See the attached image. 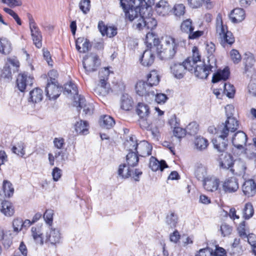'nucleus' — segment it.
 I'll list each match as a JSON object with an SVG mask.
<instances>
[{
    "label": "nucleus",
    "mask_w": 256,
    "mask_h": 256,
    "mask_svg": "<svg viewBox=\"0 0 256 256\" xmlns=\"http://www.w3.org/2000/svg\"><path fill=\"white\" fill-rule=\"evenodd\" d=\"M173 11L176 16L180 17L186 12L185 6L182 4H176L174 6Z\"/></svg>",
    "instance_id": "nucleus-52"
},
{
    "label": "nucleus",
    "mask_w": 256,
    "mask_h": 256,
    "mask_svg": "<svg viewBox=\"0 0 256 256\" xmlns=\"http://www.w3.org/2000/svg\"><path fill=\"white\" fill-rule=\"evenodd\" d=\"M215 45L213 43L210 42L207 44L206 50L208 54V60H210L212 57L215 58L213 55L214 52H215Z\"/></svg>",
    "instance_id": "nucleus-61"
},
{
    "label": "nucleus",
    "mask_w": 256,
    "mask_h": 256,
    "mask_svg": "<svg viewBox=\"0 0 256 256\" xmlns=\"http://www.w3.org/2000/svg\"><path fill=\"white\" fill-rule=\"evenodd\" d=\"M216 67V58L212 57L210 60H207V64L200 62V63L194 65V68L192 72H194L195 76L200 78H206L210 72L215 70Z\"/></svg>",
    "instance_id": "nucleus-3"
},
{
    "label": "nucleus",
    "mask_w": 256,
    "mask_h": 256,
    "mask_svg": "<svg viewBox=\"0 0 256 256\" xmlns=\"http://www.w3.org/2000/svg\"><path fill=\"white\" fill-rule=\"evenodd\" d=\"M2 190L6 194V196L8 198L12 196L14 192V188L12 186V183L9 181L4 180L3 182Z\"/></svg>",
    "instance_id": "nucleus-48"
},
{
    "label": "nucleus",
    "mask_w": 256,
    "mask_h": 256,
    "mask_svg": "<svg viewBox=\"0 0 256 256\" xmlns=\"http://www.w3.org/2000/svg\"><path fill=\"white\" fill-rule=\"evenodd\" d=\"M136 148V152L140 156L146 157L151 154L152 146L146 141H140Z\"/></svg>",
    "instance_id": "nucleus-19"
},
{
    "label": "nucleus",
    "mask_w": 256,
    "mask_h": 256,
    "mask_svg": "<svg viewBox=\"0 0 256 256\" xmlns=\"http://www.w3.org/2000/svg\"><path fill=\"white\" fill-rule=\"evenodd\" d=\"M133 0H120V6L122 8L126 18L130 21H134V25L136 28L140 30L142 24L140 22L139 19L142 16H144L146 12L140 6L134 4Z\"/></svg>",
    "instance_id": "nucleus-2"
},
{
    "label": "nucleus",
    "mask_w": 256,
    "mask_h": 256,
    "mask_svg": "<svg viewBox=\"0 0 256 256\" xmlns=\"http://www.w3.org/2000/svg\"><path fill=\"white\" fill-rule=\"evenodd\" d=\"M180 30L182 32L188 34H189L191 31L194 30V27L192 24V20L190 19L184 20L180 25Z\"/></svg>",
    "instance_id": "nucleus-46"
},
{
    "label": "nucleus",
    "mask_w": 256,
    "mask_h": 256,
    "mask_svg": "<svg viewBox=\"0 0 256 256\" xmlns=\"http://www.w3.org/2000/svg\"><path fill=\"white\" fill-rule=\"evenodd\" d=\"M186 130L190 134L194 135L198 130V126L196 122H192L187 126Z\"/></svg>",
    "instance_id": "nucleus-60"
},
{
    "label": "nucleus",
    "mask_w": 256,
    "mask_h": 256,
    "mask_svg": "<svg viewBox=\"0 0 256 256\" xmlns=\"http://www.w3.org/2000/svg\"><path fill=\"white\" fill-rule=\"evenodd\" d=\"M194 148L200 151L206 150L208 145V142L206 139L200 136H197L194 141Z\"/></svg>",
    "instance_id": "nucleus-37"
},
{
    "label": "nucleus",
    "mask_w": 256,
    "mask_h": 256,
    "mask_svg": "<svg viewBox=\"0 0 256 256\" xmlns=\"http://www.w3.org/2000/svg\"><path fill=\"white\" fill-rule=\"evenodd\" d=\"M216 32L218 35L222 44H232L234 42V38L232 34L228 30L227 26L224 24L222 16L220 14L216 18Z\"/></svg>",
    "instance_id": "nucleus-4"
},
{
    "label": "nucleus",
    "mask_w": 256,
    "mask_h": 256,
    "mask_svg": "<svg viewBox=\"0 0 256 256\" xmlns=\"http://www.w3.org/2000/svg\"><path fill=\"white\" fill-rule=\"evenodd\" d=\"M46 92V96L50 100H56L60 94L61 88L58 86V82H48Z\"/></svg>",
    "instance_id": "nucleus-12"
},
{
    "label": "nucleus",
    "mask_w": 256,
    "mask_h": 256,
    "mask_svg": "<svg viewBox=\"0 0 256 256\" xmlns=\"http://www.w3.org/2000/svg\"><path fill=\"white\" fill-rule=\"evenodd\" d=\"M230 58L234 63L238 64L242 60L241 56L238 51L236 50L233 49L230 52Z\"/></svg>",
    "instance_id": "nucleus-54"
},
{
    "label": "nucleus",
    "mask_w": 256,
    "mask_h": 256,
    "mask_svg": "<svg viewBox=\"0 0 256 256\" xmlns=\"http://www.w3.org/2000/svg\"><path fill=\"white\" fill-rule=\"evenodd\" d=\"M0 211L4 214L7 216H12L14 212V208L12 204L8 201H4L2 203Z\"/></svg>",
    "instance_id": "nucleus-35"
},
{
    "label": "nucleus",
    "mask_w": 256,
    "mask_h": 256,
    "mask_svg": "<svg viewBox=\"0 0 256 256\" xmlns=\"http://www.w3.org/2000/svg\"><path fill=\"white\" fill-rule=\"evenodd\" d=\"M90 0H82L79 6L80 10L84 14H87L90 8Z\"/></svg>",
    "instance_id": "nucleus-55"
},
{
    "label": "nucleus",
    "mask_w": 256,
    "mask_h": 256,
    "mask_svg": "<svg viewBox=\"0 0 256 256\" xmlns=\"http://www.w3.org/2000/svg\"><path fill=\"white\" fill-rule=\"evenodd\" d=\"M224 93L230 98L234 97L235 93L234 86L230 84L225 83L224 84Z\"/></svg>",
    "instance_id": "nucleus-53"
},
{
    "label": "nucleus",
    "mask_w": 256,
    "mask_h": 256,
    "mask_svg": "<svg viewBox=\"0 0 256 256\" xmlns=\"http://www.w3.org/2000/svg\"><path fill=\"white\" fill-rule=\"evenodd\" d=\"M46 237V240L50 242L52 244L58 243L60 240V232L56 228H52L49 232H47Z\"/></svg>",
    "instance_id": "nucleus-30"
},
{
    "label": "nucleus",
    "mask_w": 256,
    "mask_h": 256,
    "mask_svg": "<svg viewBox=\"0 0 256 256\" xmlns=\"http://www.w3.org/2000/svg\"><path fill=\"white\" fill-rule=\"evenodd\" d=\"M0 76L4 78H12V72L10 68V66L8 64H6L4 67Z\"/></svg>",
    "instance_id": "nucleus-57"
},
{
    "label": "nucleus",
    "mask_w": 256,
    "mask_h": 256,
    "mask_svg": "<svg viewBox=\"0 0 256 256\" xmlns=\"http://www.w3.org/2000/svg\"><path fill=\"white\" fill-rule=\"evenodd\" d=\"M132 2L138 6H140L148 13V12H151L150 6L154 4V0H133Z\"/></svg>",
    "instance_id": "nucleus-41"
},
{
    "label": "nucleus",
    "mask_w": 256,
    "mask_h": 256,
    "mask_svg": "<svg viewBox=\"0 0 256 256\" xmlns=\"http://www.w3.org/2000/svg\"><path fill=\"white\" fill-rule=\"evenodd\" d=\"M94 93L95 95L104 96L108 94L110 90V87L97 85L94 88Z\"/></svg>",
    "instance_id": "nucleus-44"
},
{
    "label": "nucleus",
    "mask_w": 256,
    "mask_h": 256,
    "mask_svg": "<svg viewBox=\"0 0 256 256\" xmlns=\"http://www.w3.org/2000/svg\"><path fill=\"white\" fill-rule=\"evenodd\" d=\"M188 62L184 60L182 63H174L170 66L171 73L176 78H182L186 70L192 72V66H190Z\"/></svg>",
    "instance_id": "nucleus-7"
},
{
    "label": "nucleus",
    "mask_w": 256,
    "mask_h": 256,
    "mask_svg": "<svg viewBox=\"0 0 256 256\" xmlns=\"http://www.w3.org/2000/svg\"><path fill=\"white\" fill-rule=\"evenodd\" d=\"M12 44L6 38H0V52L2 54H8L12 50Z\"/></svg>",
    "instance_id": "nucleus-31"
},
{
    "label": "nucleus",
    "mask_w": 256,
    "mask_h": 256,
    "mask_svg": "<svg viewBox=\"0 0 256 256\" xmlns=\"http://www.w3.org/2000/svg\"><path fill=\"white\" fill-rule=\"evenodd\" d=\"M136 91L140 96H152L155 95L154 88L148 82L140 81L136 85Z\"/></svg>",
    "instance_id": "nucleus-10"
},
{
    "label": "nucleus",
    "mask_w": 256,
    "mask_h": 256,
    "mask_svg": "<svg viewBox=\"0 0 256 256\" xmlns=\"http://www.w3.org/2000/svg\"><path fill=\"white\" fill-rule=\"evenodd\" d=\"M232 230V227L226 223L222 224L220 226V230L221 232L222 235L223 236H226L230 235L231 234Z\"/></svg>",
    "instance_id": "nucleus-56"
},
{
    "label": "nucleus",
    "mask_w": 256,
    "mask_h": 256,
    "mask_svg": "<svg viewBox=\"0 0 256 256\" xmlns=\"http://www.w3.org/2000/svg\"><path fill=\"white\" fill-rule=\"evenodd\" d=\"M156 11L160 16L168 15L171 10V8L168 2L161 0L158 2L155 7Z\"/></svg>",
    "instance_id": "nucleus-23"
},
{
    "label": "nucleus",
    "mask_w": 256,
    "mask_h": 256,
    "mask_svg": "<svg viewBox=\"0 0 256 256\" xmlns=\"http://www.w3.org/2000/svg\"><path fill=\"white\" fill-rule=\"evenodd\" d=\"M178 216L173 212H170V214H168L166 218V224L171 228L176 227L178 222Z\"/></svg>",
    "instance_id": "nucleus-49"
},
{
    "label": "nucleus",
    "mask_w": 256,
    "mask_h": 256,
    "mask_svg": "<svg viewBox=\"0 0 256 256\" xmlns=\"http://www.w3.org/2000/svg\"><path fill=\"white\" fill-rule=\"evenodd\" d=\"M173 132L174 135L176 137L178 138H180L186 136V130L178 126L177 128H175L174 129Z\"/></svg>",
    "instance_id": "nucleus-64"
},
{
    "label": "nucleus",
    "mask_w": 256,
    "mask_h": 256,
    "mask_svg": "<svg viewBox=\"0 0 256 256\" xmlns=\"http://www.w3.org/2000/svg\"><path fill=\"white\" fill-rule=\"evenodd\" d=\"M28 18L31 36L32 37L34 44L36 48H40L42 46V36L41 32L34 22L32 16L29 14Z\"/></svg>",
    "instance_id": "nucleus-8"
},
{
    "label": "nucleus",
    "mask_w": 256,
    "mask_h": 256,
    "mask_svg": "<svg viewBox=\"0 0 256 256\" xmlns=\"http://www.w3.org/2000/svg\"><path fill=\"white\" fill-rule=\"evenodd\" d=\"M220 184V180L216 177L213 176H207L203 181L204 188L207 191L214 192L218 189Z\"/></svg>",
    "instance_id": "nucleus-18"
},
{
    "label": "nucleus",
    "mask_w": 256,
    "mask_h": 256,
    "mask_svg": "<svg viewBox=\"0 0 256 256\" xmlns=\"http://www.w3.org/2000/svg\"><path fill=\"white\" fill-rule=\"evenodd\" d=\"M138 145V143H137L136 138L133 136L130 137L129 139L125 142V148L130 152H134V150L136 151Z\"/></svg>",
    "instance_id": "nucleus-45"
},
{
    "label": "nucleus",
    "mask_w": 256,
    "mask_h": 256,
    "mask_svg": "<svg viewBox=\"0 0 256 256\" xmlns=\"http://www.w3.org/2000/svg\"><path fill=\"white\" fill-rule=\"evenodd\" d=\"M149 166L152 170L154 172L159 170L162 171L164 168L168 167L165 161L160 162L153 156L150 158Z\"/></svg>",
    "instance_id": "nucleus-28"
},
{
    "label": "nucleus",
    "mask_w": 256,
    "mask_h": 256,
    "mask_svg": "<svg viewBox=\"0 0 256 256\" xmlns=\"http://www.w3.org/2000/svg\"><path fill=\"white\" fill-rule=\"evenodd\" d=\"M136 112L139 116L138 123L142 129L148 130L152 124L149 118L150 116V107L144 103H138Z\"/></svg>",
    "instance_id": "nucleus-5"
},
{
    "label": "nucleus",
    "mask_w": 256,
    "mask_h": 256,
    "mask_svg": "<svg viewBox=\"0 0 256 256\" xmlns=\"http://www.w3.org/2000/svg\"><path fill=\"white\" fill-rule=\"evenodd\" d=\"M194 174L198 180L203 182L207 177V170L204 166L197 164L196 165Z\"/></svg>",
    "instance_id": "nucleus-32"
},
{
    "label": "nucleus",
    "mask_w": 256,
    "mask_h": 256,
    "mask_svg": "<svg viewBox=\"0 0 256 256\" xmlns=\"http://www.w3.org/2000/svg\"><path fill=\"white\" fill-rule=\"evenodd\" d=\"M32 236L37 244L42 245L44 244V237L42 228L40 226H32L31 228Z\"/></svg>",
    "instance_id": "nucleus-25"
},
{
    "label": "nucleus",
    "mask_w": 256,
    "mask_h": 256,
    "mask_svg": "<svg viewBox=\"0 0 256 256\" xmlns=\"http://www.w3.org/2000/svg\"><path fill=\"white\" fill-rule=\"evenodd\" d=\"M244 60L246 68L247 69L249 68H251L255 63L254 56L251 54H248Z\"/></svg>",
    "instance_id": "nucleus-62"
},
{
    "label": "nucleus",
    "mask_w": 256,
    "mask_h": 256,
    "mask_svg": "<svg viewBox=\"0 0 256 256\" xmlns=\"http://www.w3.org/2000/svg\"><path fill=\"white\" fill-rule=\"evenodd\" d=\"M70 93L75 94L76 95L74 98L78 96V94L76 86L72 82L66 84L64 86V94H70Z\"/></svg>",
    "instance_id": "nucleus-50"
},
{
    "label": "nucleus",
    "mask_w": 256,
    "mask_h": 256,
    "mask_svg": "<svg viewBox=\"0 0 256 256\" xmlns=\"http://www.w3.org/2000/svg\"><path fill=\"white\" fill-rule=\"evenodd\" d=\"M54 211L52 210H47L44 214V218L46 223L51 225L53 220Z\"/></svg>",
    "instance_id": "nucleus-59"
},
{
    "label": "nucleus",
    "mask_w": 256,
    "mask_h": 256,
    "mask_svg": "<svg viewBox=\"0 0 256 256\" xmlns=\"http://www.w3.org/2000/svg\"><path fill=\"white\" fill-rule=\"evenodd\" d=\"M74 126L75 130L78 134L85 135L88 133V124L86 121L78 122Z\"/></svg>",
    "instance_id": "nucleus-38"
},
{
    "label": "nucleus",
    "mask_w": 256,
    "mask_h": 256,
    "mask_svg": "<svg viewBox=\"0 0 256 256\" xmlns=\"http://www.w3.org/2000/svg\"><path fill=\"white\" fill-rule=\"evenodd\" d=\"M240 238H235L234 242L232 244V248L230 251V254L233 256H239L242 252V248L240 246Z\"/></svg>",
    "instance_id": "nucleus-43"
},
{
    "label": "nucleus",
    "mask_w": 256,
    "mask_h": 256,
    "mask_svg": "<svg viewBox=\"0 0 256 256\" xmlns=\"http://www.w3.org/2000/svg\"><path fill=\"white\" fill-rule=\"evenodd\" d=\"M222 188L225 192L232 193L236 192L239 188L238 179L235 177L226 179L222 182Z\"/></svg>",
    "instance_id": "nucleus-14"
},
{
    "label": "nucleus",
    "mask_w": 256,
    "mask_h": 256,
    "mask_svg": "<svg viewBox=\"0 0 256 256\" xmlns=\"http://www.w3.org/2000/svg\"><path fill=\"white\" fill-rule=\"evenodd\" d=\"M230 76V71L228 68H224L222 70H220L213 76L212 82L216 83L220 80H226Z\"/></svg>",
    "instance_id": "nucleus-33"
},
{
    "label": "nucleus",
    "mask_w": 256,
    "mask_h": 256,
    "mask_svg": "<svg viewBox=\"0 0 256 256\" xmlns=\"http://www.w3.org/2000/svg\"><path fill=\"white\" fill-rule=\"evenodd\" d=\"M245 153L247 156L250 158L254 157L256 156V146L250 145L246 148Z\"/></svg>",
    "instance_id": "nucleus-63"
},
{
    "label": "nucleus",
    "mask_w": 256,
    "mask_h": 256,
    "mask_svg": "<svg viewBox=\"0 0 256 256\" xmlns=\"http://www.w3.org/2000/svg\"><path fill=\"white\" fill-rule=\"evenodd\" d=\"M230 18L233 23H238L245 18V12L242 8H235L230 13Z\"/></svg>",
    "instance_id": "nucleus-26"
},
{
    "label": "nucleus",
    "mask_w": 256,
    "mask_h": 256,
    "mask_svg": "<svg viewBox=\"0 0 256 256\" xmlns=\"http://www.w3.org/2000/svg\"><path fill=\"white\" fill-rule=\"evenodd\" d=\"M242 190L244 195L252 196L256 193V183L253 180H248L244 183Z\"/></svg>",
    "instance_id": "nucleus-22"
},
{
    "label": "nucleus",
    "mask_w": 256,
    "mask_h": 256,
    "mask_svg": "<svg viewBox=\"0 0 256 256\" xmlns=\"http://www.w3.org/2000/svg\"><path fill=\"white\" fill-rule=\"evenodd\" d=\"M145 42L148 48H150V46L162 48L161 44H160V41L159 38L153 32H147Z\"/></svg>",
    "instance_id": "nucleus-24"
},
{
    "label": "nucleus",
    "mask_w": 256,
    "mask_h": 256,
    "mask_svg": "<svg viewBox=\"0 0 256 256\" xmlns=\"http://www.w3.org/2000/svg\"><path fill=\"white\" fill-rule=\"evenodd\" d=\"M25 145L24 142H20L14 146L12 148V151L14 153L20 156L23 157L25 154Z\"/></svg>",
    "instance_id": "nucleus-47"
},
{
    "label": "nucleus",
    "mask_w": 256,
    "mask_h": 256,
    "mask_svg": "<svg viewBox=\"0 0 256 256\" xmlns=\"http://www.w3.org/2000/svg\"><path fill=\"white\" fill-rule=\"evenodd\" d=\"M223 135V134L220 133L219 136L212 140L214 148L220 152H224L228 146V140L226 139L227 136Z\"/></svg>",
    "instance_id": "nucleus-20"
},
{
    "label": "nucleus",
    "mask_w": 256,
    "mask_h": 256,
    "mask_svg": "<svg viewBox=\"0 0 256 256\" xmlns=\"http://www.w3.org/2000/svg\"><path fill=\"white\" fill-rule=\"evenodd\" d=\"M159 48V47L150 46V48L146 50L140 58L142 65L146 66H151L154 60V53L156 52L158 56Z\"/></svg>",
    "instance_id": "nucleus-9"
},
{
    "label": "nucleus",
    "mask_w": 256,
    "mask_h": 256,
    "mask_svg": "<svg viewBox=\"0 0 256 256\" xmlns=\"http://www.w3.org/2000/svg\"><path fill=\"white\" fill-rule=\"evenodd\" d=\"M160 80L159 75L155 70H152L147 76V82L152 87L158 84Z\"/></svg>",
    "instance_id": "nucleus-40"
},
{
    "label": "nucleus",
    "mask_w": 256,
    "mask_h": 256,
    "mask_svg": "<svg viewBox=\"0 0 256 256\" xmlns=\"http://www.w3.org/2000/svg\"><path fill=\"white\" fill-rule=\"evenodd\" d=\"M238 122L233 116H228L224 124L221 126L220 132L223 134V136H228L230 132H232L238 128Z\"/></svg>",
    "instance_id": "nucleus-11"
},
{
    "label": "nucleus",
    "mask_w": 256,
    "mask_h": 256,
    "mask_svg": "<svg viewBox=\"0 0 256 256\" xmlns=\"http://www.w3.org/2000/svg\"><path fill=\"white\" fill-rule=\"evenodd\" d=\"M121 108L125 110H129L132 105V100L130 96L128 94H124L120 100Z\"/></svg>",
    "instance_id": "nucleus-39"
},
{
    "label": "nucleus",
    "mask_w": 256,
    "mask_h": 256,
    "mask_svg": "<svg viewBox=\"0 0 256 256\" xmlns=\"http://www.w3.org/2000/svg\"><path fill=\"white\" fill-rule=\"evenodd\" d=\"M151 16L152 14H150V12H148H148H146L145 16H142V18L139 19L140 22L142 24V28L140 30L144 28L152 30L156 27L157 26V21L154 18Z\"/></svg>",
    "instance_id": "nucleus-15"
},
{
    "label": "nucleus",
    "mask_w": 256,
    "mask_h": 256,
    "mask_svg": "<svg viewBox=\"0 0 256 256\" xmlns=\"http://www.w3.org/2000/svg\"><path fill=\"white\" fill-rule=\"evenodd\" d=\"M192 57H188L185 60L189 64L190 66H192V70L194 68V65L200 63L202 62L200 60V56L199 54L198 50L197 47L194 46L192 49Z\"/></svg>",
    "instance_id": "nucleus-29"
},
{
    "label": "nucleus",
    "mask_w": 256,
    "mask_h": 256,
    "mask_svg": "<svg viewBox=\"0 0 256 256\" xmlns=\"http://www.w3.org/2000/svg\"><path fill=\"white\" fill-rule=\"evenodd\" d=\"M86 100L84 96H77L74 98V105L76 106L83 108V112L85 115L90 116L92 114L93 108L92 105L85 104Z\"/></svg>",
    "instance_id": "nucleus-16"
},
{
    "label": "nucleus",
    "mask_w": 256,
    "mask_h": 256,
    "mask_svg": "<svg viewBox=\"0 0 256 256\" xmlns=\"http://www.w3.org/2000/svg\"><path fill=\"white\" fill-rule=\"evenodd\" d=\"M110 76V70L106 68H102L99 72L98 82L97 85L102 86H106L110 87V84L108 82Z\"/></svg>",
    "instance_id": "nucleus-27"
},
{
    "label": "nucleus",
    "mask_w": 256,
    "mask_h": 256,
    "mask_svg": "<svg viewBox=\"0 0 256 256\" xmlns=\"http://www.w3.org/2000/svg\"><path fill=\"white\" fill-rule=\"evenodd\" d=\"M186 40L175 38L170 36H166L164 44L158 50V56L161 60H168L174 58L178 49L185 46Z\"/></svg>",
    "instance_id": "nucleus-1"
},
{
    "label": "nucleus",
    "mask_w": 256,
    "mask_h": 256,
    "mask_svg": "<svg viewBox=\"0 0 256 256\" xmlns=\"http://www.w3.org/2000/svg\"><path fill=\"white\" fill-rule=\"evenodd\" d=\"M218 161L220 167L223 168L228 169L234 164L232 156L224 152L219 156Z\"/></svg>",
    "instance_id": "nucleus-21"
},
{
    "label": "nucleus",
    "mask_w": 256,
    "mask_h": 256,
    "mask_svg": "<svg viewBox=\"0 0 256 256\" xmlns=\"http://www.w3.org/2000/svg\"><path fill=\"white\" fill-rule=\"evenodd\" d=\"M244 218L246 220L250 218L254 214V208L250 203H246L245 204L243 210Z\"/></svg>",
    "instance_id": "nucleus-51"
},
{
    "label": "nucleus",
    "mask_w": 256,
    "mask_h": 256,
    "mask_svg": "<svg viewBox=\"0 0 256 256\" xmlns=\"http://www.w3.org/2000/svg\"><path fill=\"white\" fill-rule=\"evenodd\" d=\"M100 64L98 56L94 54H90L84 58L83 66L87 74L96 71Z\"/></svg>",
    "instance_id": "nucleus-6"
},
{
    "label": "nucleus",
    "mask_w": 256,
    "mask_h": 256,
    "mask_svg": "<svg viewBox=\"0 0 256 256\" xmlns=\"http://www.w3.org/2000/svg\"><path fill=\"white\" fill-rule=\"evenodd\" d=\"M126 160L128 166L134 167L138 162V154L136 152H130L126 155Z\"/></svg>",
    "instance_id": "nucleus-42"
},
{
    "label": "nucleus",
    "mask_w": 256,
    "mask_h": 256,
    "mask_svg": "<svg viewBox=\"0 0 256 256\" xmlns=\"http://www.w3.org/2000/svg\"><path fill=\"white\" fill-rule=\"evenodd\" d=\"M247 136L242 131H238L234 134L232 138V143L238 149H242L247 142Z\"/></svg>",
    "instance_id": "nucleus-17"
},
{
    "label": "nucleus",
    "mask_w": 256,
    "mask_h": 256,
    "mask_svg": "<svg viewBox=\"0 0 256 256\" xmlns=\"http://www.w3.org/2000/svg\"><path fill=\"white\" fill-rule=\"evenodd\" d=\"M33 83V78L28 76V73L20 74L16 79V85L18 89L22 92L26 88V86H31Z\"/></svg>",
    "instance_id": "nucleus-13"
},
{
    "label": "nucleus",
    "mask_w": 256,
    "mask_h": 256,
    "mask_svg": "<svg viewBox=\"0 0 256 256\" xmlns=\"http://www.w3.org/2000/svg\"><path fill=\"white\" fill-rule=\"evenodd\" d=\"M29 100L33 103L40 102L43 98L42 90L39 88H36L30 92Z\"/></svg>",
    "instance_id": "nucleus-34"
},
{
    "label": "nucleus",
    "mask_w": 256,
    "mask_h": 256,
    "mask_svg": "<svg viewBox=\"0 0 256 256\" xmlns=\"http://www.w3.org/2000/svg\"><path fill=\"white\" fill-rule=\"evenodd\" d=\"M12 226L14 232H18L22 229V220L16 218L14 220Z\"/></svg>",
    "instance_id": "nucleus-58"
},
{
    "label": "nucleus",
    "mask_w": 256,
    "mask_h": 256,
    "mask_svg": "<svg viewBox=\"0 0 256 256\" xmlns=\"http://www.w3.org/2000/svg\"><path fill=\"white\" fill-rule=\"evenodd\" d=\"M115 124L114 119L108 115H104L102 116L100 120V125L102 127L106 129L112 128Z\"/></svg>",
    "instance_id": "nucleus-36"
}]
</instances>
